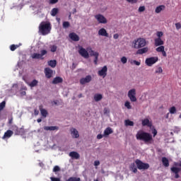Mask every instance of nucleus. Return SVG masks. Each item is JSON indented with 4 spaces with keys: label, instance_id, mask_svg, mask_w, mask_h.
Instances as JSON below:
<instances>
[{
    "label": "nucleus",
    "instance_id": "nucleus-1",
    "mask_svg": "<svg viewBox=\"0 0 181 181\" xmlns=\"http://www.w3.org/2000/svg\"><path fill=\"white\" fill-rule=\"evenodd\" d=\"M136 140L143 141L146 144H153V136L148 132L144 131H139L136 134Z\"/></svg>",
    "mask_w": 181,
    "mask_h": 181
},
{
    "label": "nucleus",
    "instance_id": "nucleus-2",
    "mask_svg": "<svg viewBox=\"0 0 181 181\" xmlns=\"http://www.w3.org/2000/svg\"><path fill=\"white\" fill-rule=\"evenodd\" d=\"M52 29V25L50 23H47L45 21L40 23L39 25V32L41 33L42 35H47L50 33Z\"/></svg>",
    "mask_w": 181,
    "mask_h": 181
},
{
    "label": "nucleus",
    "instance_id": "nucleus-3",
    "mask_svg": "<svg viewBox=\"0 0 181 181\" xmlns=\"http://www.w3.org/2000/svg\"><path fill=\"white\" fill-rule=\"evenodd\" d=\"M134 47L136 49H140L145 47L146 45V41L145 38H137L133 42Z\"/></svg>",
    "mask_w": 181,
    "mask_h": 181
},
{
    "label": "nucleus",
    "instance_id": "nucleus-4",
    "mask_svg": "<svg viewBox=\"0 0 181 181\" xmlns=\"http://www.w3.org/2000/svg\"><path fill=\"white\" fill-rule=\"evenodd\" d=\"M136 165L137 169L140 170H146L150 168V165L148 163H144L139 159L136 160Z\"/></svg>",
    "mask_w": 181,
    "mask_h": 181
},
{
    "label": "nucleus",
    "instance_id": "nucleus-5",
    "mask_svg": "<svg viewBox=\"0 0 181 181\" xmlns=\"http://www.w3.org/2000/svg\"><path fill=\"white\" fill-rule=\"evenodd\" d=\"M47 54V51L45 49L41 50V54H37V53H33L31 55V58L33 59H41L43 60L44 56Z\"/></svg>",
    "mask_w": 181,
    "mask_h": 181
},
{
    "label": "nucleus",
    "instance_id": "nucleus-6",
    "mask_svg": "<svg viewBox=\"0 0 181 181\" xmlns=\"http://www.w3.org/2000/svg\"><path fill=\"white\" fill-rule=\"evenodd\" d=\"M157 62H158V57H151L146 59V64L150 67L155 64Z\"/></svg>",
    "mask_w": 181,
    "mask_h": 181
},
{
    "label": "nucleus",
    "instance_id": "nucleus-7",
    "mask_svg": "<svg viewBox=\"0 0 181 181\" xmlns=\"http://www.w3.org/2000/svg\"><path fill=\"white\" fill-rule=\"evenodd\" d=\"M136 89H130L129 91H128V98H129V100L131 102H136Z\"/></svg>",
    "mask_w": 181,
    "mask_h": 181
},
{
    "label": "nucleus",
    "instance_id": "nucleus-8",
    "mask_svg": "<svg viewBox=\"0 0 181 181\" xmlns=\"http://www.w3.org/2000/svg\"><path fill=\"white\" fill-rule=\"evenodd\" d=\"M95 19L97 20L99 24H106L107 23V18L101 14L95 15Z\"/></svg>",
    "mask_w": 181,
    "mask_h": 181
},
{
    "label": "nucleus",
    "instance_id": "nucleus-9",
    "mask_svg": "<svg viewBox=\"0 0 181 181\" xmlns=\"http://www.w3.org/2000/svg\"><path fill=\"white\" fill-rule=\"evenodd\" d=\"M88 53H89V56L95 57L94 64H95V65H97L98 60L99 58V53L95 51H93V49H91V48H89Z\"/></svg>",
    "mask_w": 181,
    "mask_h": 181
},
{
    "label": "nucleus",
    "instance_id": "nucleus-10",
    "mask_svg": "<svg viewBox=\"0 0 181 181\" xmlns=\"http://www.w3.org/2000/svg\"><path fill=\"white\" fill-rule=\"evenodd\" d=\"M78 54L85 59L89 58V52L81 46L78 47Z\"/></svg>",
    "mask_w": 181,
    "mask_h": 181
},
{
    "label": "nucleus",
    "instance_id": "nucleus-11",
    "mask_svg": "<svg viewBox=\"0 0 181 181\" xmlns=\"http://www.w3.org/2000/svg\"><path fill=\"white\" fill-rule=\"evenodd\" d=\"M92 79H93V78L91 77V76L88 75L85 78H81L79 80V83H81V85H84V84H86V83H89L91 81Z\"/></svg>",
    "mask_w": 181,
    "mask_h": 181
},
{
    "label": "nucleus",
    "instance_id": "nucleus-12",
    "mask_svg": "<svg viewBox=\"0 0 181 181\" xmlns=\"http://www.w3.org/2000/svg\"><path fill=\"white\" fill-rule=\"evenodd\" d=\"M170 171L173 172L174 174H175V179L180 178L179 173L181 172V168L171 167Z\"/></svg>",
    "mask_w": 181,
    "mask_h": 181
},
{
    "label": "nucleus",
    "instance_id": "nucleus-13",
    "mask_svg": "<svg viewBox=\"0 0 181 181\" xmlns=\"http://www.w3.org/2000/svg\"><path fill=\"white\" fill-rule=\"evenodd\" d=\"M69 37L74 42H78L80 40V37H78V35L75 33H70L69 34Z\"/></svg>",
    "mask_w": 181,
    "mask_h": 181
},
{
    "label": "nucleus",
    "instance_id": "nucleus-14",
    "mask_svg": "<svg viewBox=\"0 0 181 181\" xmlns=\"http://www.w3.org/2000/svg\"><path fill=\"white\" fill-rule=\"evenodd\" d=\"M107 67L106 66H103L101 70L98 71V74L100 76H103L105 78L107 76Z\"/></svg>",
    "mask_w": 181,
    "mask_h": 181
},
{
    "label": "nucleus",
    "instance_id": "nucleus-15",
    "mask_svg": "<svg viewBox=\"0 0 181 181\" xmlns=\"http://www.w3.org/2000/svg\"><path fill=\"white\" fill-rule=\"evenodd\" d=\"M45 74L46 78H51L53 76V70H52L50 68L47 67L45 69Z\"/></svg>",
    "mask_w": 181,
    "mask_h": 181
},
{
    "label": "nucleus",
    "instance_id": "nucleus-16",
    "mask_svg": "<svg viewBox=\"0 0 181 181\" xmlns=\"http://www.w3.org/2000/svg\"><path fill=\"white\" fill-rule=\"evenodd\" d=\"M69 156L72 159L78 160L80 158V154H78L76 151H71L69 153Z\"/></svg>",
    "mask_w": 181,
    "mask_h": 181
},
{
    "label": "nucleus",
    "instance_id": "nucleus-17",
    "mask_svg": "<svg viewBox=\"0 0 181 181\" xmlns=\"http://www.w3.org/2000/svg\"><path fill=\"white\" fill-rule=\"evenodd\" d=\"M39 110H40V112H41V115L42 116V117H47L48 115V112L46 109L43 108V105H40L39 106Z\"/></svg>",
    "mask_w": 181,
    "mask_h": 181
},
{
    "label": "nucleus",
    "instance_id": "nucleus-18",
    "mask_svg": "<svg viewBox=\"0 0 181 181\" xmlns=\"http://www.w3.org/2000/svg\"><path fill=\"white\" fill-rule=\"evenodd\" d=\"M141 125H143V127H148L149 128L152 127V122H151L149 121L148 119H144V120H141Z\"/></svg>",
    "mask_w": 181,
    "mask_h": 181
},
{
    "label": "nucleus",
    "instance_id": "nucleus-19",
    "mask_svg": "<svg viewBox=\"0 0 181 181\" xmlns=\"http://www.w3.org/2000/svg\"><path fill=\"white\" fill-rule=\"evenodd\" d=\"M148 52V47H146L144 48H140L136 51L137 55H142L144 54H146Z\"/></svg>",
    "mask_w": 181,
    "mask_h": 181
},
{
    "label": "nucleus",
    "instance_id": "nucleus-20",
    "mask_svg": "<svg viewBox=\"0 0 181 181\" xmlns=\"http://www.w3.org/2000/svg\"><path fill=\"white\" fill-rule=\"evenodd\" d=\"M71 135L72 138H74V139H77L80 136L77 129L74 128L71 129Z\"/></svg>",
    "mask_w": 181,
    "mask_h": 181
},
{
    "label": "nucleus",
    "instance_id": "nucleus-21",
    "mask_svg": "<svg viewBox=\"0 0 181 181\" xmlns=\"http://www.w3.org/2000/svg\"><path fill=\"white\" fill-rule=\"evenodd\" d=\"M64 81L63 78L61 76H56L54 80H52V84H59V83H62Z\"/></svg>",
    "mask_w": 181,
    "mask_h": 181
},
{
    "label": "nucleus",
    "instance_id": "nucleus-22",
    "mask_svg": "<svg viewBox=\"0 0 181 181\" xmlns=\"http://www.w3.org/2000/svg\"><path fill=\"white\" fill-rule=\"evenodd\" d=\"M98 35L101 36H104L105 37H109V33H107V30L105 28H100V30H98Z\"/></svg>",
    "mask_w": 181,
    "mask_h": 181
},
{
    "label": "nucleus",
    "instance_id": "nucleus-23",
    "mask_svg": "<svg viewBox=\"0 0 181 181\" xmlns=\"http://www.w3.org/2000/svg\"><path fill=\"white\" fill-rule=\"evenodd\" d=\"M164 44L165 42L162 40L161 38H156V40H154V45H156V47L162 46Z\"/></svg>",
    "mask_w": 181,
    "mask_h": 181
},
{
    "label": "nucleus",
    "instance_id": "nucleus-24",
    "mask_svg": "<svg viewBox=\"0 0 181 181\" xmlns=\"http://www.w3.org/2000/svg\"><path fill=\"white\" fill-rule=\"evenodd\" d=\"M12 135H13V131L8 130L5 132V134H4L2 139H5L6 138H11Z\"/></svg>",
    "mask_w": 181,
    "mask_h": 181
},
{
    "label": "nucleus",
    "instance_id": "nucleus-25",
    "mask_svg": "<svg viewBox=\"0 0 181 181\" xmlns=\"http://www.w3.org/2000/svg\"><path fill=\"white\" fill-rule=\"evenodd\" d=\"M44 129L45 131H54V130H59V127L57 126H45L44 127Z\"/></svg>",
    "mask_w": 181,
    "mask_h": 181
},
{
    "label": "nucleus",
    "instance_id": "nucleus-26",
    "mask_svg": "<svg viewBox=\"0 0 181 181\" xmlns=\"http://www.w3.org/2000/svg\"><path fill=\"white\" fill-rule=\"evenodd\" d=\"M136 165V164L135 163H131L129 165L130 171L133 172L134 173H137V166Z\"/></svg>",
    "mask_w": 181,
    "mask_h": 181
},
{
    "label": "nucleus",
    "instance_id": "nucleus-27",
    "mask_svg": "<svg viewBox=\"0 0 181 181\" xmlns=\"http://www.w3.org/2000/svg\"><path fill=\"white\" fill-rule=\"evenodd\" d=\"M161 162L163 163V165L164 167H165V168L169 167L170 164H169V160H168V158L163 157L161 158Z\"/></svg>",
    "mask_w": 181,
    "mask_h": 181
},
{
    "label": "nucleus",
    "instance_id": "nucleus-28",
    "mask_svg": "<svg viewBox=\"0 0 181 181\" xmlns=\"http://www.w3.org/2000/svg\"><path fill=\"white\" fill-rule=\"evenodd\" d=\"M165 5H160L159 6H157L156 8V13L157 14L160 13L163 11H165Z\"/></svg>",
    "mask_w": 181,
    "mask_h": 181
},
{
    "label": "nucleus",
    "instance_id": "nucleus-29",
    "mask_svg": "<svg viewBox=\"0 0 181 181\" xmlns=\"http://www.w3.org/2000/svg\"><path fill=\"white\" fill-rule=\"evenodd\" d=\"M112 133H113L112 129H111L110 127H107L104 131V136H109L110 134H111Z\"/></svg>",
    "mask_w": 181,
    "mask_h": 181
},
{
    "label": "nucleus",
    "instance_id": "nucleus-30",
    "mask_svg": "<svg viewBox=\"0 0 181 181\" xmlns=\"http://www.w3.org/2000/svg\"><path fill=\"white\" fill-rule=\"evenodd\" d=\"M102 100H103V95L102 94L97 93V94L94 95V100L95 102H100Z\"/></svg>",
    "mask_w": 181,
    "mask_h": 181
},
{
    "label": "nucleus",
    "instance_id": "nucleus-31",
    "mask_svg": "<svg viewBox=\"0 0 181 181\" xmlns=\"http://www.w3.org/2000/svg\"><path fill=\"white\" fill-rule=\"evenodd\" d=\"M27 84H28L30 87L33 88L37 86L38 81L37 79H33L32 82L27 83Z\"/></svg>",
    "mask_w": 181,
    "mask_h": 181
},
{
    "label": "nucleus",
    "instance_id": "nucleus-32",
    "mask_svg": "<svg viewBox=\"0 0 181 181\" xmlns=\"http://www.w3.org/2000/svg\"><path fill=\"white\" fill-rule=\"evenodd\" d=\"M48 66H49L52 69H54L55 66H57V60H49V61H48Z\"/></svg>",
    "mask_w": 181,
    "mask_h": 181
},
{
    "label": "nucleus",
    "instance_id": "nucleus-33",
    "mask_svg": "<svg viewBox=\"0 0 181 181\" xmlns=\"http://www.w3.org/2000/svg\"><path fill=\"white\" fill-rule=\"evenodd\" d=\"M11 129L15 133V135H19V132H19V129H18V127L17 126L13 125L11 127Z\"/></svg>",
    "mask_w": 181,
    "mask_h": 181
},
{
    "label": "nucleus",
    "instance_id": "nucleus-34",
    "mask_svg": "<svg viewBox=\"0 0 181 181\" xmlns=\"http://www.w3.org/2000/svg\"><path fill=\"white\" fill-rule=\"evenodd\" d=\"M124 125H126L127 127H133L134 122L129 119L124 120Z\"/></svg>",
    "mask_w": 181,
    "mask_h": 181
},
{
    "label": "nucleus",
    "instance_id": "nucleus-35",
    "mask_svg": "<svg viewBox=\"0 0 181 181\" xmlns=\"http://www.w3.org/2000/svg\"><path fill=\"white\" fill-rule=\"evenodd\" d=\"M58 12H59V9L57 8H54L51 11V16L52 17H54L55 16H57L58 14Z\"/></svg>",
    "mask_w": 181,
    "mask_h": 181
},
{
    "label": "nucleus",
    "instance_id": "nucleus-36",
    "mask_svg": "<svg viewBox=\"0 0 181 181\" xmlns=\"http://www.w3.org/2000/svg\"><path fill=\"white\" fill-rule=\"evenodd\" d=\"M66 181H81V180L78 177H69Z\"/></svg>",
    "mask_w": 181,
    "mask_h": 181
},
{
    "label": "nucleus",
    "instance_id": "nucleus-37",
    "mask_svg": "<svg viewBox=\"0 0 181 181\" xmlns=\"http://www.w3.org/2000/svg\"><path fill=\"white\" fill-rule=\"evenodd\" d=\"M62 28H64V29L70 28V23L68 21H64V23H62Z\"/></svg>",
    "mask_w": 181,
    "mask_h": 181
},
{
    "label": "nucleus",
    "instance_id": "nucleus-38",
    "mask_svg": "<svg viewBox=\"0 0 181 181\" xmlns=\"http://www.w3.org/2000/svg\"><path fill=\"white\" fill-rule=\"evenodd\" d=\"M169 112L170 114L175 115L176 113V107L175 106L170 107Z\"/></svg>",
    "mask_w": 181,
    "mask_h": 181
},
{
    "label": "nucleus",
    "instance_id": "nucleus-39",
    "mask_svg": "<svg viewBox=\"0 0 181 181\" xmlns=\"http://www.w3.org/2000/svg\"><path fill=\"white\" fill-rule=\"evenodd\" d=\"M18 47H19V45H11L10 46V50H11L12 52H14L16 49H18Z\"/></svg>",
    "mask_w": 181,
    "mask_h": 181
},
{
    "label": "nucleus",
    "instance_id": "nucleus-40",
    "mask_svg": "<svg viewBox=\"0 0 181 181\" xmlns=\"http://www.w3.org/2000/svg\"><path fill=\"white\" fill-rule=\"evenodd\" d=\"M156 52H165V46H160L156 48Z\"/></svg>",
    "mask_w": 181,
    "mask_h": 181
},
{
    "label": "nucleus",
    "instance_id": "nucleus-41",
    "mask_svg": "<svg viewBox=\"0 0 181 181\" xmlns=\"http://www.w3.org/2000/svg\"><path fill=\"white\" fill-rule=\"evenodd\" d=\"M131 64H134L136 66H140L141 62L139 61H136V60H131L130 61Z\"/></svg>",
    "mask_w": 181,
    "mask_h": 181
},
{
    "label": "nucleus",
    "instance_id": "nucleus-42",
    "mask_svg": "<svg viewBox=\"0 0 181 181\" xmlns=\"http://www.w3.org/2000/svg\"><path fill=\"white\" fill-rule=\"evenodd\" d=\"M124 107H126L127 110L132 109V106H131L130 103L129 101H126V103H124Z\"/></svg>",
    "mask_w": 181,
    "mask_h": 181
},
{
    "label": "nucleus",
    "instance_id": "nucleus-43",
    "mask_svg": "<svg viewBox=\"0 0 181 181\" xmlns=\"http://www.w3.org/2000/svg\"><path fill=\"white\" fill-rule=\"evenodd\" d=\"M18 133H19V135H23V134L25 133V129H24V127H22V128H20V129H18Z\"/></svg>",
    "mask_w": 181,
    "mask_h": 181
},
{
    "label": "nucleus",
    "instance_id": "nucleus-44",
    "mask_svg": "<svg viewBox=\"0 0 181 181\" xmlns=\"http://www.w3.org/2000/svg\"><path fill=\"white\" fill-rule=\"evenodd\" d=\"M6 107V102L3 101L2 103H0V112L4 109Z\"/></svg>",
    "mask_w": 181,
    "mask_h": 181
},
{
    "label": "nucleus",
    "instance_id": "nucleus-45",
    "mask_svg": "<svg viewBox=\"0 0 181 181\" xmlns=\"http://www.w3.org/2000/svg\"><path fill=\"white\" fill-rule=\"evenodd\" d=\"M50 48H51V52L53 53H54L57 50V46H55V45L51 46Z\"/></svg>",
    "mask_w": 181,
    "mask_h": 181
},
{
    "label": "nucleus",
    "instance_id": "nucleus-46",
    "mask_svg": "<svg viewBox=\"0 0 181 181\" xmlns=\"http://www.w3.org/2000/svg\"><path fill=\"white\" fill-rule=\"evenodd\" d=\"M120 61L123 64H125L127 62V59L126 57H122Z\"/></svg>",
    "mask_w": 181,
    "mask_h": 181
},
{
    "label": "nucleus",
    "instance_id": "nucleus-47",
    "mask_svg": "<svg viewBox=\"0 0 181 181\" xmlns=\"http://www.w3.org/2000/svg\"><path fill=\"white\" fill-rule=\"evenodd\" d=\"M146 11V7L144 6H140L139 8H138V12L142 13Z\"/></svg>",
    "mask_w": 181,
    "mask_h": 181
},
{
    "label": "nucleus",
    "instance_id": "nucleus-48",
    "mask_svg": "<svg viewBox=\"0 0 181 181\" xmlns=\"http://www.w3.org/2000/svg\"><path fill=\"white\" fill-rule=\"evenodd\" d=\"M52 171L54 173L60 172V167H59L58 165H55Z\"/></svg>",
    "mask_w": 181,
    "mask_h": 181
},
{
    "label": "nucleus",
    "instance_id": "nucleus-49",
    "mask_svg": "<svg viewBox=\"0 0 181 181\" xmlns=\"http://www.w3.org/2000/svg\"><path fill=\"white\" fill-rule=\"evenodd\" d=\"M161 73H163V69H162V67L159 66L156 70V74H161Z\"/></svg>",
    "mask_w": 181,
    "mask_h": 181
},
{
    "label": "nucleus",
    "instance_id": "nucleus-50",
    "mask_svg": "<svg viewBox=\"0 0 181 181\" xmlns=\"http://www.w3.org/2000/svg\"><path fill=\"white\" fill-rule=\"evenodd\" d=\"M175 28H176V30H181V23H176Z\"/></svg>",
    "mask_w": 181,
    "mask_h": 181
},
{
    "label": "nucleus",
    "instance_id": "nucleus-51",
    "mask_svg": "<svg viewBox=\"0 0 181 181\" xmlns=\"http://www.w3.org/2000/svg\"><path fill=\"white\" fill-rule=\"evenodd\" d=\"M163 35V32H158V33H157V37H158V38L162 37Z\"/></svg>",
    "mask_w": 181,
    "mask_h": 181
},
{
    "label": "nucleus",
    "instance_id": "nucleus-52",
    "mask_svg": "<svg viewBox=\"0 0 181 181\" xmlns=\"http://www.w3.org/2000/svg\"><path fill=\"white\" fill-rule=\"evenodd\" d=\"M51 181H61L60 178L51 177Z\"/></svg>",
    "mask_w": 181,
    "mask_h": 181
},
{
    "label": "nucleus",
    "instance_id": "nucleus-53",
    "mask_svg": "<svg viewBox=\"0 0 181 181\" xmlns=\"http://www.w3.org/2000/svg\"><path fill=\"white\" fill-rule=\"evenodd\" d=\"M58 0H49V4H56Z\"/></svg>",
    "mask_w": 181,
    "mask_h": 181
},
{
    "label": "nucleus",
    "instance_id": "nucleus-54",
    "mask_svg": "<svg viewBox=\"0 0 181 181\" xmlns=\"http://www.w3.org/2000/svg\"><path fill=\"white\" fill-rule=\"evenodd\" d=\"M151 133H153V137H156V136L157 135V131L156 129H153Z\"/></svg>",
    "mask_w": 181,
    "mask_h": 181
},
{
    "label": "nucleus",
    "instance_id": "nucleus-55",
    "mask_svg": "<svg viewBox=\"0 0 181 181\" xmlns=\"http://www.w3.org/2000/svg\"><path fill=\"white\" fill-rule=\"evenodd\" d=\"M127 1L130 4H136L137 0H127Z\"/></svg>",
    "mask_w": 181,
    "mask_h": 181
},
{
    "label": "nucleus",
    "instance_id": "nucleus-56",
    "mask_svg": "<svg viewBox=\"0 0 181 181\" xmlns=\"http://www.w3.org/2000/svg\"><path fill=\"white\" fill-rule=\"evenodd\" d=\"M103 136H104V134L103 135V134H98V136H97V139H98V140H100L101 139L103 138Z\"/></svg>",
    "mask_w": 181,
    "mask_h": 181
},
{
    "label": "nucleus",
    "instance_id": "nucleus-57",
    "mask_svg": "<svg viewBox=\"0 0 181 181\" xmlns=\"http://www.w3.org/2000/svg\"><path fill=\"white\" fill-rule=\"evenodd\" d=\"M113 37H114L115 40H117V39H119V35L118 33H115V34L113 35Z\"/></svg>",
    "mask_w": 181,
    "mask_h": 181
},
{
    "label": "nucleus",
    "instance_id": "nucleus-58",
    "mask_svg": "<svg viewBox=\"0 0 181 181\" xmlns=\"http://www.w3.org/2000/svg\"><path fill=\"white\" fill-rule=\"evenodd\" d=\"M100 161L99 160H95L94 161V165L95 166H99L100 165Z\"/></svg>",
    "mask_w": 181,
    "mask_h": 181
},
{
    "label": "nucleus",
    "instance_id": "nucleus-59",
    "mask_svg": "<svg viewBox=\"0 0 181 181\" xmlns=\"http://www.w3.org/2000/svg\"><path fill=\"white\" fill-rule=\"evenodd\" d=\"M161 52V54L164 57H168V54H166V52L165 51H163V52Z\"/></svg>",
    "mask_w": 181,
    "mask_h": 181
},
{
    "label": "nucleus",
    "instance_id": "nucleus-60",
    "mask_svg": "<svg viewBox=\"0 0 181 181\" xmlns=\"http://www.w3.org/2000/svg\"><path fill=\"white\" fill-rule=\"evenodd\" d=\"M107 112H109V110L107 109V107H105L104 108V114H107Z\"/></svg>",
    "mask_w": 181,
    "mask_h": 181
},
{
    "label": "nucleus",
    "instance_id": "nucleus-61",
    "mask_svg": "<svg viewBox=\"0 0 181 181\" xmlns=\"http://www.w3.org/2000/svg\"><path fill=\"white\" fill-rule=\"evenodd\" d=\"M34 112H35V115L37 116V115H38V114H39V110H37V109H35V111H34Z\"/></svg>",
    "mask_w": 181,
    "mask_h": 181
},
{
    "label": "nucleus",
    "instance_id": "nucleus-62",
    "mask_svg": "<svg viewBox=\"0 0 181 181\" xmlns=\"http://www.w3.org/2000/svg\"><path fill=\"white\" fill-rule=\"evenodd\" d=\"M174 165L181 167V163H174Z\"/></svg>",
    "mask_w": 181,
    "mask_h": 181
},
{
    "label": "nucleus",
    "instance_id": "nucleus-63",
    "mask_svg": "<svg viewBox=\"0 0 181 181\" xmlns=\"http://www.w3.org/2000/svg\"><path fill=\"white\" fill-rule=\"evenodd\" d=\"M37 122H38V123L42 122V119L41 118L37 119Z\"/></svg>",
    "mask_w": 181,
    "mask_h": 181
},
{
    "label": "nucleus",
    "instance_id": "nucleus-64",
    "mask_svg": "<svg viewBox=\"0 0 181 181\" xmlns=\"http://www.w3.org/2000/svg\"><path fill=\"white\" fill-rule=\"evenodd\" d=\"M76 12H77L76 8H74V9L73 10L72 14L74 15L75 13H76Z\"/></svg>",
    "mask_w": 181,
    "mask_h": 181
}]
</instances>
